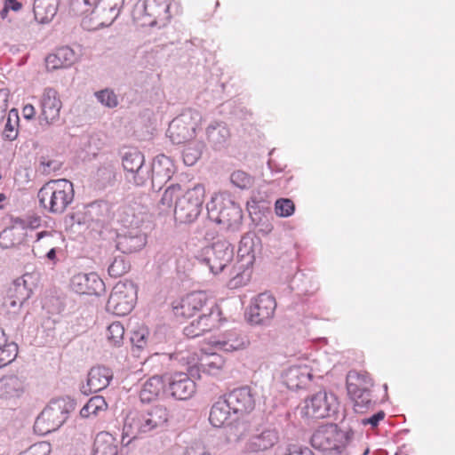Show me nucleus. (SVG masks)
I'll list each match as a JSON object with an SVG mask.
<instances>
[{
	"label": "nucleus",
	"mask_w": 455,
	"mask_h": 455,
	"mask_svg": "<svg viewBox=\"0 0 455 455\" xmlns=\"http://www.w3.org/2000/svg\"><path fill=\"white\" fill-rule=\"evenodd\" d=\"M124 0H71L70 11L83 16L81 25L86 30L110 26L119 16Z\"/></svg>",
	"instance_id": "obj_1"
},
{
	"label": "nucleus",
	"mask_w": 455,
	"mask_h": 455,
	"mask_svg": "<svg viewBox=\"0 0 455 455\" xmlns=\"http://www.w3.org/2000/svg\"><path fill=\"white\" fill-rule=\"evenodd\" d=\"M170 412L164 405H156L143 412H130L126 415L123 427V439L130 437L127 444L140 435L162 430L167 426Z\"/></svg>",
	"instance_id": "obj_2"
},
{
	"label": "nucleus",
	"mask_w": 455,
	"mask_h": 455,
	"mask_svg": "<svg viewBox=\"0 0 455 455\" xmlns=\"http://www.w3.org/2000/svg\"><path fill=\"white\" fill-rule=\"evenodd\" d=\"M74 196L73 183L66 179L51 180L37 193L40 206L52 214H62Z\"/></svg>",
	"instance_id": "obj_3"
},
{
	"label": "nucleus",
	"mask_w": 455,
	"mask_h": 455,
	"mask_svg": "<svg viewBox=\"0 0 455 455\" xmlns=\"http://www.w3.org/2000/svg\"><path fill=\"white\" fill-rule=\"evenodd\" d=\"M74 399L66 396L52 399L35 421V430L47 434L60 428L76 409Z\"/></svg>",
	"instance_id": "obj_4"
},
{
	"label": "nucleus",
	"mask_w": 455,
	"mask_h": 455,
	"mask_svg": "<svg viewBox=\"0 0 455 455\" xmlns=\"http://www.w3.org/2000/svg\"><path fill=\"white\" fill-rule=\"evenodd\" d=\"M171 0H139L132 10V20L138 27H164L171 19Z\"/></svg>",
	"instance_id": "obj_5"
},
{
	"label": "nucleus",
	"mask_w": 455,
	"mask_h": 455,
	"mask_svg": "<svg viewBox=\"0 0 455 455\" xmlns=\"http://www.w3.org/2000/svg\"><path fill=\"white\" fill-rule=\"evenodd\" d=\"M233 258L234 246L224 237H219L210 246L203 248L197 256V259L215 275L228 267Z\"/></svg>",
	"instance_id": "obj_6"
},
{
	"label": "nucleus",
	"mask_w": 455,
	"mask_h": 455,
	"mask_svg": "<svg viewBox=\"0 0 455 455\" xmlns=\"http://www.w3.org/2000/svg\"><path fill=\"white\" fill-rule=\"evenodd\" d=\"M204 187L196 184L177 199L174 208V218L180 223L194 222L202 211L204 199Z\"/></svg>",
	"instance_id": "obj_7"
},
{
	"label": "nucleus",
	"mask_w": 455,
	"mask_h": 455,
	"mask_svg": "<svg viewBox=\"0 0 455 455\" xmlns=\"http://www.w3.org/2000/svg\"><path fill=\"white\" fill-rule=\"evenodd\" d=\"M137 299V287L132 281L117 283L108 299L106 309L116 315H126L134 307Z\"/></svg>",
	"instance_id": "obj_8"
},
{
	"label": "nucleus",
	"mask_w": 455,
	"mask_h": 455,
	"mask_svg": "<svg viewBox=\"0 0 455 455\" xmlns=\"http://www.w3.org/2000/svg\"><path fill=\"white\" fill-rule=\"evenodd\" d=\"M207 211L210 220L227 228H235L242 222L241 207L229 198L213 199L207 204Z\"/></svg>",
	"instance_id": "obj_9"
},
{
	"label": "nucleus",
	"mask_w": 455,
	"mask_h": 455,
	"mask_svg": "<svg viewBox=\"0 0 455 455\" xmlns=\"http://www.w3.org/2000/svg\"><path fill=\"white\" fill-rule=\"evenodd\" d=\"M343 438L336 424L315 422V449L325 455H339L344 449Z\"/></svg>",
	"instance_id": "obj_10"
},
{
	"label": "nucleus",
	"mask_w": 455,
	"mask_h": 455,
	"mask_svg": "<svg viewBox=\"0 0 455 455\" xmlns=\"http://www.w3.org/2000/svg\"><path fill=\"white\" fill-rule=\"evenodd\" d=\"M201 121V115L194 109H186L169 124L167 132L174 144H180L193 139Z\"/></svg>",
	"instance_id": "obj_11"
},
{
	"label": "nucleus",
	"mask_w": 455,
	"mask_h": 455,
	"mask_svg": "<svg viewBox=\"0 0 455 455\" xmlns=\"http://www.w3.org/2000/svg\"><path fill=\"white\" fill-rule=\"evenodd\" d=\"M166 395L176 400H188L196 392V385L188 373H166Z\"/></svg>",
	"instance_id": "obj_12"
},
{
	"label": "nucleus",
	"mask_w": 455,
	"mask_h": 455,
	"mask_svg": "<svg viewBox=\"0 0 455 455\" xmlns=\"http://www.w3.org/2000/svg\"><path fill=\"white\" fill-rule=\"evenodd\" d=\"M206 310L207 312L201 313L197 319L184 327L183 332L188 338L201 336L219 326L221 314L219 307L212 304L211 307H206Z\"/></svg>",
	"instance_id": "obj_13"
},
{
	"label": "nucleus",
	"mask_w": 455,
	"mask_h": 455,
	"mask_svg": "<svg viewBox=\"0 0 455 455\" xmlns=\"http://www.w3.org/2000/svg\"><path fill=\"white\" fill-rule=\"evenodd\" d=\"M276 302L271 294L260 293L246 312L248 321L253 324H263L273 317Z\"/></svg>",
	"instance_id": "obj_14"
},
{
	"label": "nucleus",
	"mask_w": 455,
	"mask_h": 455,
	"mask_svg": "<svg viewBox=\"0 0 455 455\" xmlns=\"http://www.w3.org/2000/svg\"><path fill=\"white\" fill-rule=\"evenodd\" d=\"M61 106L57 91L51 87L45 88L40 100L39 124L49 126L58 121Z\"/></svg>",
	"instance_id": "obj_15"
},
{
	"label": "nucleus",
	"mask_w": 455,
	"mask_h": 455,
	"mask_svg": "<svg viewBox=\"0 0 455 455\" xmlns=\"http://www.w3.org/2000/svg\"><path fill=\"white\" fill-rule=\"evenodd\" d=\"M214 304L204 291H196L183 297L180 302L173 307L177 316L191 317L197 312H207L206 307Z\"/></svg>",
	"instance_id": "obj_16"
},
{
	"label": "nucleus",
	"mask_w": 455,
	"mask_h": 455,
	"mask_svg": "<svg viewBox=\"0 0 455 455\" xmlns=\"http://www.w3.org/2000/svg\"><path fill=\"white\" fill-rule=\"evenodd\" d=\"M225 395L231 405L234 414H247L255 408V394L248 386L235 388Z\"/></svg>",
	"instance_id": "obj_17"
},
{
	"label": "nucleus",
	"mask_w": 455,
	"mask_h": 455,
	"mask_svg": "<svg viewBox=\"0 0 455 455\" xmlns=\"http://www.w3.org/2000/svg\"><path fill=\"white\" fill-rule=\"evenodd\" d=\"M279 441V433L272 425L259 426L247 443V450L251 452L267 451Z\"/></svg>",
	"instance_id": "obj_18"
},
{
	"label": "nucleus",
	"mask_w": 455,
	"mask_h": 455,
	"mask_svg": "<svg viewBox=\"0 0 455 455\" xmlns=\"http://www.w3.org/2000/svg\"><path fill=\"white\" fill-rule=\"evenodd\" d=\"M72 290L79 294L100 295L105 290L103 281L95 273H79L70 282Z\"/></svg>",
	"instance_id": "obj_19"
},
{
	"label": "nucleus",
	"mask_w": 455,
	"mask_h": 455,
	"mask_svg": "<svg viewBox=\"0 0 455 455\" xmlns=\"http://www.w3.org/2000/svg\"><path fill=\"white\" fill-rule=\"evenodd\" d=\"M175 168L172 160L165 155L156 156L151 164L152 188L160 190L171 180Z\"/></svg>",
	"instance_id": "obj_20"
},
{
	"label": "nucleus",
	"mask_w": 455,
	"mask_h": 455,
	"mask_svg": "<svg viewBox=\"0 0 455 455\" xmlns=\"http://www.w3.org/2000/svg\"><path fill=\"white\" fill-rule=\"evenodd\" d=\"M112 378L110 369L104 366L92 367L88 373L86 384L81 387V392L88 395L101 391L109 385Z\"/></svg>",
	"instance_id": "obj_21"
},
{
	"label": "nucleus",
	"mask_w": 455,
	"mask_h": 455,
	"mask_svg": "<svg viewBox=\"0 0 455 455\" xmlns=\"http://www.w3.org/2000/svg\"><path fill=\"white\" fill-rule=\"evenodd\" d=\"M30 277L28 275H24L21 277L15 279L7 291V298L5 304L12 308H20L22 305L30 298L32 289L28 286L26 277Z\"/></svg>",
	"instance_id": "obj_22"
},
{
	"label": "nucleus",
	"mask_w": 455,
	"mask_h": 455,
	"mask_svg": "<svg viewBox=\"0 0 455 455\" xmlns=\"http://www.w3.org/2000/svg\"><path fill=\"white\" fill-rule=\"evenodd\" d=\"M166 395V378L164 375H154L145 381L140 392L142 403H150Z\"/></svg>",
	"instance_id": "obj_23"
},
{
	"label": "nucleus",
	"mask_w": 455,
	"mask_h": 455,
	"mask_svg": "<svg viewBox=\"0 0 455 455\" xmlns=\"http://www.w3.org/2000/svg\"><path fill=\"white\" fill-rule=\"evenodd\" d=\"M146 235L139 230H131L125 234H118L116 247L123 253H132L140 250L146 244Z\"/></svg>",
	"instance_id": "obj_24"
},
{
	"label": "nucleus",
	"mask_w": 455,
	"mask_h": 455,
	"mask_svg": "<svg viewBox=\"0 0 455 455\" xmlns=\"http://www.w3.org/2000/svg\"><path fill=\"white\" fill-rule=\"evenodd\" d=\"M338 409V401L334 394L320 390L315 394V418L323 419L334 414Z\"/></svg>",
	"instance_id": "obj_25"
},
{
	"label": "nucleus",
	"mask_w": 455,
	"mask_h": 455,
	"mask_svg": "<svg viewBox=\"0 0 455 455\" xmlns=\"http://www.w3.org/2000/svg\"><path fill=\"white\" fill-rule=\"evenodd\" d=\"M347 390L348 395L371 393L373 381L367 372L349 371L347 374Z\"/></svg>",
	"instance_id": "obj_26"
},
{
	"label": "nucleus",
	"mask_w": 455,
	"mask_h": 455,
	"mask_svg": "<svg viewBox=\"0 0 455 455\" xmlns=\"http://www.w3.org/2000/svg\"><path fill=\"white\" fill-rule=\"evenodd\" d=\"M262 243L260 238L255 234L247 233L242 236L238 247V257L247 258V264L252 263L257 254L261 252Z\"/></svg>",
	"instance_id": "obj_27"
},
{
	"label": "nucleus",
	"mask_w": 455,
	"mask_h": 455,
	"mask_svg": "<svg viewBox=\"0 0 455 455\" xmlns=\"http://www.w3.org/2000/svg\"><path fill=\"white\" fill-rule=\"evenodd\" d=\"M207 140L215 150L226 148L230 138V132L224 123L211 124L206 130Z\"/></svg>",
	"instance_id": "obj_28"
},
{
	"label": "nucleus",
	"mask_w": 455,
	"mask_h": 455,
	"mask_svg": "<svg viewBox=\"0 0 455 455\" xmlns=\"http://www.w3.org/2000/svg\"><path fill=\"white\" fill-rule=\"evenodd\" d=\"M63 242V236L60 232L52 231H41L36 234V239L33 249L34 253L42 254L47 249L58 248Z\"/></svg>",
	"instance_id": "obj_29"
},
{
	"label": "nucleus",
	"mask_w": 455,
	"mask_h": 455,
	"mask_svg": "<svg viewBox=\"0 0 455 455\" xmlns=\"http://www.w3.org/2000/svg\"><path fill=\"white\" fill-rule=\"evenodd\" d=\"M59 4L57 0H34L35 20L41 24L52 21L57 13Z\"/></svg>",
	"instance_id": "obj_30"
},
{
	"label": "nucleus",
	"mask_w": 455,
	"mask_h": 455,
	"mask_svg": "<svg viewBox=\"0 0 455 455\" xmlns=\"http://www.w3.org/2000/svg\"><path fill=\"white\" fill-rule=\"evenodd\" d=\"M232 408L228 401V398L224 395L214 403L211 409L209 420L211 424L215 427H220L224 426L230 417Z\"/></svg>",
	"instance_id": "obj_31"
},
{
	"label": "nucleus",
	"mask_w": 455,
	"mask_h": 455,
	"mask_svg": "<svg viewBox=\"0 0 455 455\" xmlns=\"http://www.w3.org/2000/svg\"><path fill=\"white\" fill-rule=\"evenodd\" d=\"M117 454L118 446L116 439L107 432L99 433L94 440L92 455Z\"/></svg>",
	"instance_id": "obj_32"
},
{
	"label": "nucleus",
	"mask_w": 455,
	"mask_h": 455,
	"mask_svg": "<svg viewBox=\"0 0 455 455\" xmlns=\"http://www.w3.org/2000/svg\"><path fill=\"white\" fill-rule=\"evenodd\" d=\"M225 435L228 443H237L250 432V424L243 419L237 418L224 427Z\"/></svg>",
	"instance_id": "obj_33"
},
{
	"label": "nucleus",
	"mask_w": 455,
	"mask_h": 455,
	"mask_svg": "<svg viewBox=\"0 0 455 455\" xmlns=\"http://www.w3.org/2000/svg\"><path fill=\"white\" fill-rule=\"evenodd\" d=\"M216 343L221 349L232 352L246 347L249 344V339L246 336L236 331H228L225 333Z\"/></svg>",
	"instance_id": "obj_34"
},
{
	"label": "nucleus",
	"mask_w": 455,
	"mask_h": 455,
	"mask_svg": "<svg viewBox=\"0 0 455 455\" xmlns=\"http://www.w3.org/2000/svg\"><path fill=\"white\" fill-rule=\"evenodd\" d=\"M23 392V383L15 375L4 376L0 379V396L4 398L20 396Z\"/></svg>",
	"instance_id": "obj_35"
},
{
	"label": "nucleus",
	"mask_w": 455,
	"mask_h": 455,
	"mask_svg": "<svg viewBox=\"0 0 455 455\" xmlns=\"http://www.w3.org/2000/svg\"><path fill=\"white\" fill-rule=\"evenodd\" d=\"M18 355V345L9 341L4 331L0 329V368L11 363Z\"/></svg>",
	"instance_id": "obj_36"
},
{
	"label": "nucleus",
	"mask_w": 455,
	"mask_h": 455,
	"mask_svg": "<svg viewBox=\"0 0 455 455\" xmlns=\"http://www.w3.org/2000/svg\"><path fill=\"white\" fill-rule=\"evenodd\" d=\"M202 372L217 375L225 366V359L217 353L205 355L200 358Z\"/></svg>",
	"instance_id": "obj_37"
},
{
	"label": "nucleus",
	"mask_w": 455,
	"mask_h": 455,
	"mask_svg": "<svg viewBox=\"0 0 455 455\" xmlns=\"http://www.w3.org/2000/svg\"><path fill=\"white\" fill-rule=\"evenodd\" d=\"M144 163V155L135 148H129L122 155V164L126 174H129L135 169L140 168L141 164Z\"/></svg>",
	"instance_id": "obj_38"
},
{
	"label": "nucleus",
	"mask_w": 455,
	"mask_h": 455,
	"mask_svg": "<svg viewBox=\"0 0 455 455\" xmlns=\"http://www.w3.org/2000/svg\"><path fill=\"white\" fill-rule=\"evenodd\" d=\"M288 377L291 381L297 380L294 384L296 387L302 388L310 383L313 373L307 366H293L288 371Z\"/></svg>",
	"instance_id": "obj_39"
},
{
	"label": "nucleus",
	"mask_w": 455,
	"mask_h": 455,
	"mask_svg": "<svg viewBox=\"0 0 455 455\" xmlns=\"http://www.w3.org/2000/svg\"><path fill=\"white\" fill-rule=\"evenodd\" d=\"M204 144L202 141H192L184 146L183 161L186 165H194L201 157Z\"/></svg>",
	"instance_id": "obj_40"
},
{
	"label": "nucleus",
	"mask_w": 455,
	"mask_h": 455,
	"mask_svg": "<svg viewBox=\"0 0 455 455\" xmlns=\"http://www.w3.org/2000/svg\"><path fill=\"white\" fill-rule=\"evenodd\" d=\"M84 210L90 222H100L108 215L109 208L107 202L96 201L88 204Z\"/></svg>",
	"instance_id": "obj_41"
},
{
	"label": "nucleus",
	"mask_w": 455,
	"mask_h": 455,
	"mask_svg": "<svg viewBox=\"0 0 455 455\" xmlns=\"http://www.w3.org/2000/svg\"><path fill=\"white\" fill-rule=\"evenodd\" d=\"M180 190L181 187L180 184H172L164 190L158 204V207L161 211L160 213H166L171 210L173 200L179 198L178 195Z\"/></svg>",
	"instance_id": "obj_42"
},
{
	"label": "nucleus",
	"mask_w": 455,
	"mask_h": 455,
	"mask_svg": "<svg viewBox=\"0 0 455 455\" xmlns=\"http://www.w3.org/2000/svg\"><path fill=\"white\" fill-rule=\"evenodd\" d=\"M19 113L16 108H12L7 114V120L3 136L8 140H13L18 136Z\"/></svg>",
	"instance_id": "obj_43"
},
{
	"label": "nucleus",
	"mask_w": 455,
	"mask_h": 455,
	"mask_svg": "<svg viewBox=\"0 0 455 455\" xmlns=\"http://www.w3.org/2000/svg\"><path fill=\"white\" fill-rule=\"evenodd\" d=\"M126 179L129 182H132L135 186L142 187L151 180V167L141 164L140 168L135 169L129 174H126Z\"/></svg>",
	"instance_id": "obj_44"
},
{
	"label": "nucleus",
	"mask_w": 455,
	"mask_h": 455,
	"mask_svg": "<svg viewBox=\"0 0 455 455\" xmlns=\"http://www.w3.org/2000/svg\"><path fill=\"white\" fill-rule=\"evenodd\" d=\"M230 181L240 189H249L254 184V178L244 171L236 170L231 173Z\"/></svg>",
	"instance_id": "obj_45"
},
{
	"label": "nucleus",
	"mask_w": 455,
	"mask_h": 455,
	"mask_svg": "<svg viewBox=\"0 0 455 455\" xmlns=\"http://www.w3.org/2000/svg\"><path fill=\"white\" fill-rule=\"evenodd\" d=\"M349 397L354 401V410L357 413H364L375 403L371 399V392L350 395Z\"/></svg>",
	"instance_id": "obj_46"
},
{
	"label": "nucleus",
	"mask_w": 455,
	"mask_h": 455,
	"mask_svg": "<svg viewBox=\"0 0 455 455\" xmlns=\"http://www.w3.org/2000/svg\"><path fill=\"white\" fill-rule=\"evenodd\" d=\"M97 178L102 188L113 186L116 179V170L112 165L102 166L97 171Z\"/></svg>",
	"instance_id": "obj_47"
},
{
	"label": "nucleus",
	"mask_w": 455,
	"mask_h": 455,
	"mask_svg": "<svg viewBox=\"0 0 455 455\" xmlns=\"http://www.w3.org/2000/svg\"><path fill=\"white\" fill-rule=\"evenodd\" d=\"M62 163L56 159H52L49 156H42L39 158L37 171L43 175H49L60 170Z\"/></svg>",
	"instance_id": "obj_48"
},
{
	"label": "nucleus",
	"mask_w": 455,
	"mask_h": 455,
	"mask_svg": "<svg viewBox=\"0 0 455 455\" xmlns=\"http://www.w3.org/2000/svg\"><path fill=\"white\" fill-rule=\"evenodd\" d=\"M130 269V263L127 262L123 256L115 257L114 260L108 267V274L112 277H120Z\"/></svg>",
	"instance_id": "obj_49"
},
{
	"label": "nucleus",
	"mask_w": 455,
	"mask_h": 455,
	"mask_svg": "<svg viewBox=\"0 0 455 455\" xmlns=\"http://www.w3.org/2000/svg\"><path fill=\"white\" fill-rule=\"evenodd\" d=\"M55 52L57 59L62 62L65 68L72 66L78 60L76 53L68 46L58 48Z\"/></svg>",
	"instance_id": "obj_50"
},
{
	"label": "nucleus",
	"mask_w": 455,
	"mask_h": 455,
	"mask_svg": "<svg viewBox=\"0 0 455 455\" xmlns=\"http://www.w3.org/2000/svg\"><path fill=\"white\" fill-rule=\"evenodd\" d=\"M124 328L119 322H115L108 327V339L115 346L119 347L124 339Z\"/></svg>",
	"instance_id": "obj_51"
},
{
	"label": "nucleus",
	"mask_w": 455,
	"mask_h": 455,
	"mask_svg": "<svg viewBox=\"0 0 455 455\" xmlns=\"http://www.w3.org/2000/svg\"><path fill=\"white\" fill-rule=\"evenodd\" d=\"M295 210L293 202L288 198H280L275 204V211L276 215L280 217H289Z\"/></svg>",
	"instance_id": "obj_52"
},
{
	"label": "nucleus",
	"mask_w": 455,
	"mask_h": 455,
	"mask_svg": "<svg viewBox=\"0 0 455 455\" xmlns=\"http://www.w3.org/2000/svg\"><path fill=\"white\" fill-rule=\"evenodd\" d=\"M89 222L85 211L69 213L65 217V224L70 228H73L75 225L88 226Z\"/></svg>",
	"instance_id": "obj_53"
},
{
	"label": "nucleus",
	"mask_w": 455,
	"mask_h": 455,
	"mask_svg": "<svg viewBox=\"0 0 455 455\" xmlns=\"http://www.w3.org/2000/svg\"><path fill=\"white\" fill-rule=\"evenodd\" d=\"M97 100L108 108H115L117 106V98L113 91L105 89L95 93Z\"/></svg>",
	"instance_id": "obj_54"
},
{
	"label": "nucleus",
	"mask_w": 455,
	"mask_h": 455,
	"mask_svg": "<svg viewBox=\"0 0 455 455\" xmlns=\"http://www.w3.org/2000/svg\"><path fill=\"white\" fill-rule=\"evenodd\" d=\"M16 228L14 227L4 229L0 233V245L5 248L14 246L20 242V238L14 239Z\"/></svg>",
	"instance_id": "obj_55"
},
{
	"label": "nucleus",
	"mask_w": 455,
	"mask_h": 455,
	"mask_svg": "<svg viewBox=\"0 0 455 455\" xmlns=\"http://www.w3.org/2000/svg\"><path fill=\"white\" fill-rule=\"evenodd\" d=\"M51 451V445L46 442H40L31 445L20 455H48Z\"/></svg>",
	"instance_id": "obj_56"
},
{
	"label": "nucleus",
	"mask_w": 455,
	"mask_h": 455,
	"mask_svg": "<svg viewBox=\"0 0 455 455\" xmlns=\"http://www.w3.org/2000/svg\"><path fill=\"white\" fill-rule=\"evenodd\" d=\"M313 407V396H308L303 403V404L298 406L297 413L305 420L307 425L311 424V412L310 410Z\"/></svg>",
	"instance_id": "obj_57"
},
{
	"label": "nucleus",
	"mask_w": 455,
	"mask_h": 455,
	"mask_svg": "<svg viewBox=\"0 0 455 455\" xmlns=\"http://www.w3.org/2000/svg\"><path fill=\"white\" fill-rule=\"evenodd\" d=\"M183 455H212V453L204 443L195 442L186 448Z\"/></svg>",
	"instance_id": "obj_58"
},
{
	"label": "nucleus",
	"mask_w": 455,
	"mask_h": 455,
	"mask_svg": "<svg viewBox=\"0 0 455 455\" xmlns=\"http://www.w3.org/2000/svg\"><path fill=\"white\" fill-rule=\"evenodd\" d=\"M88 408L91 409L93 415H97L100 411L107 408V403L102 396L96 395L92 397L88 402Z\"/></svg>",
	"instance_id": "obj_59"
},
{
	"label": "nucleus",
	"mask_w": 455,
	"mask_h": 455,
	"mask_svg": "<svg viewBox=\"0 0 455 455\" xmlns=\"http://www.w3.org/2000/svg\"><path fill=\"white\" fill-rule=\"evenodd\" d=\"M148 332L145 330H140L133 331L130 340L138 348H142L147 343Z\"/></svg>",
	"instance_id": "obj_60"
},
{
	"label": "nucleus",
	"mask_w": 455,
	"mask_h": 455,
	"mask_svg": "<svg viewBox=\"0 0 455 455\" xmlns=\"http://www.w3.org/2000/svg\"><path fill=\"white\" fill-rule=\"evenodd\" d=\"M9 91L0 89V123L5 118L8 109Z\"/></svg>",
	"instance_id": "obj_61"
},
{
	"label": "nucleus",
	"mask_w": 455,
	"mask_h": 455,
	"mask_svg": "<svg viewBox=\"0 0 455 455\" xmlns=\"http://www.w3.org/2000/svg\"><path fill=\"white\" fill-rule=\"evenodd\" d=\"M284 455H313V451L308 447L291 444L288 446L287 451Z\"/></svg>",
	"instance_id": "obj_62"
},
{
	"label": "nucleus",
	"mask_w": 455,
	"mask_h": 455,
	"mask_svg": "<svg viewBox=\"0 0 455 455\" xmlns=\"http://www.w3.org/2000/svg\"><path fill=\"white\" fill-rule=\"evenodd\" d=\"M45 62H46V67L48 69L54 70V69L65 68V66L62 64V62L57 59L56 52L49 54L45 59Z\"/></svg>",
	"instance_id": "obj_63"
},
{
	"label": "nucleus",
	"mask_w": 455,
	"mask_h": 455,
	"mask_svg": "<svg viewBox=\"0 0 455 455\" xmlns=\"http://www.w3.org/2000/svg\"><path fill=\"white\" fill-rule=\"evenodd\" d=\"M385 417V412L383 411H379L370 418L363 419L362 420L363 425H371L372 427H377L379 422L382 420Z\"/></svg>",
	"instance_id": "obj_64"
}]
</instances>
